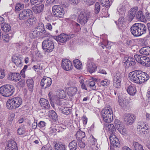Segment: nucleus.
I'll list each match as a JSON object with an SVG mask.
<instances>
[{
    "mask_svg": "<svg viewBox=\"0 0 150 150\" xmlns=\"http://www.w3.org/2000/svg\"><path fill=\"white\" fill-rule=\"evenodd\" d=\"M8 79L10 81H17L21 79V76L18 73H10L8 77Z\"/></svg>",
    "mask_w": 150,
    "mask_h": 150,
    "instance_id": "4be33fe9",
    "label": "nucleus"
},
{
    "mask_svg": "<svg viewBox=\"0 0 150 150\" xmlns=\"http://www.w3.org/2000/svg\"><path fill=\"white\" fill-rule=\"evenodd\" d=\"M25 80L23 79H22L20 81L18 82L17 86L21 87H23L25 86Z\"/></svg>",
    "mask_w": 150,
    "mask_h": 150,
    "instance_id": "bf43d9fd",
    "label": "nucleus"
},
{
    "mask_svg": "<svg viewBox=\"0 0 150 150\" xmlns=\"http://www.w3.org/2000/svg\"><path fill=\"white\" fill-rule=\"evenodd\" d=\"M32 11L29 9H26L21 11L19 15V19L25 21L28 18L31 17L33 15Z\"/></svg>",
    "mask_w": 150,
    "mask_h": 150,
    "instance_id": "423d86ee",
    "label": "nucleus"
},
{
    "mask_svg": "<svg viewBox=\"0 0 150 150\" xmlns=\"http://www.w3.org/2000/svg\"><path fill=\"white\" fill-rule=\"evenodd\" d=\"M20 48H22L23 52H25L28 49L27 45L24 42H19L17 45Z\"/></svg>",
    "mask_w": 150,
    "mask_h": 150,
    "instance_id": "49530a36",
    "label": "nucleus"
},
{
    "mask_svg": "<svg viewBox=\"0 0 150 150\" xmlns=\"http://www.w3.org/2000/svg\"><path fill=\"white\" fill-rule=\"evenodd\" d=\"M101 115L103 120L107 123L111 122L113 120V112L110 107L105 108L102 110Z\"/></svg>",
    "mask_w": 150,
    "mask_h": 150,
    "instance_id": "20e7f679",
    "label": "nucleus"
},
{
    "mask_svg": "<svg viewBox=\"0 0 150 150\" xmlns=\"http://www.w3.org/2000/svg\"><path fill=\"white\" fill-rule=\"evenodd\" d=\"M52 13L54 16L62 18L64 15V11L62 6L60 5H54L52 8Z\"/></svg>",
    "mask_w": 150,
    "mask_h": 150,
    "instance_id": "0eeeda50",
    "label": "nucleus"
},
{
    "mask_svg": "<svg viewBox=\"0 0 150 150\" xmlns=\"http://www.w3.org/2000/svg\"><path fill=\"white\" fill-rule=\"evenodd\" d=\"M49 35V33L45 30L43 24L40 22L38 23L36 27L32 30L29 36L30 38L33 39L39 37H47Z\"/></svg>",
    "mask_w": 150,
    "mask_h": 150,
    "instance_id": "f257e3e1",
    "label": "nucleus"
},
{
    "mask_svg": "<svg viewBox=\"0 0 150 150\" xmlns=\"http://www.w3.org/2000/svg\"><path fill=\"white\" fill-rule=\"evenodd\" d=\"M91 144L92 146H96L97 145V139H95L94 137L92 135L90 137Z\"/></svg>",
    "mask_w": 150,
    "mask_h": 150,
    "instance_id": "603ef678",
    "label": "nucleus"
},
{
    "mask_svg": "<svg viewBox=\"0 0 150 150\" xmlns=\"http://www.w3.org/2000/svg\"><path fill=\"white\" fill-rule=\"evenodd\" d=\"M127 91L130 95L132 96L134 95L137 92L136 88L134 86H129L127 89Z\"/></svg>",
    "mask_w": 150,
    "mask_h": 150,
    "instance_id": "473e14b6",
    "label": "nucleus"
},
{
    "mask_svg": "<svg viewBox=\"0 0 150 150\" xmlns=\"http://www.w3.org/2000/svg\"><path fill=\"white\" fill-rule=\"evenodd\" d=\"M124 120L127 125H130L132 124L135 121L134 116L131 114H125L124 116Z\"/></svg>",
    "mask_w": 150,
    "mask_h": 150,
    "instance_id": "6ab92c4d",
    "label": "nucleus"
},
{
    "mask_svg": "<svg viewBox=\"0 0 150 150\" xmlns=\"http://www.w3.org/2000/svg\"><path fill=\"white\" fill-rule=\"evenodd\" d=\"M118 102L120 105L122 107H124L126 106L127 104V101L125 98H119Z\"/></svg>",
    "mask_w": 150,
    "mask_h": 150,
    "instance_id": "c03bdc74",
    "label": "nucleus"
},
{
    "mask_svg": "<svg viewBox=\"0 0 150 150\" xmlns=\"http://www.w3.org/2000/svg\"><path fill=\"white\" fill-rule=\"evenodd\" d=\"M57 94L58 96V97L60 99L64 98L66 95V93L65 91L61 89L58 91Z\"/></svg>",
    "mask_w": 150,
    "mask_h": 150,
    "instance_id": "de8ad7c7",
    "label": "nucleus"
},
{
    "mask_svg": "<svg viewBox=\"0 0 150 150\" xmlns=\"http://www.w3.org/2000/svg\"><path fill=\"white\" fill-rule=\"evenodd\" d=\"M15 88L14 86L9 84L4 85L0 88V93L3 96L9 97L14 92Z\"/></svg>",
    "mask_w": 150,
    "mask_h": 150,
    "instance_id": "39448f33",
    "label": "nucleus"
},
{
    "mask_svg": "<svg viewBox=\"0 0 150 150\" xmlns=\"http://www.w3.org/2000/svg\"><path fill=\"white\" fill-rule=\"evenodd\" d=\"M46 125L45 122L43 121H40L38 125V126L40 128L44 127Z\"/></svg>",
    "mask_w": 150,
    "mask_h": 150,
    "instance_id": "338daca9",
    "label": "nucleus"
},
{
    "mask_svg": "<svg viewBox=\"0 0 150 150\" xmlns=\"http://www.w3.org/2000/svg\"><path fill=\"white\" fill-rule=\"evenodd\" d=\"M127 6L125 4H121L117 8V12L119 14L124 15L126 11Z\"/></svg>",
    "mask_w": 150,
    "mask_h": 150,
    "instance_id": "cd10ccee",
    "label": "nucleus"
},
{
    "mask_svg": "<svg viewBox=\"0 0 150 150\" xmlns=\"http://www.w3.org/2000/svg\"><path fill=\"white\" fill-rule=\"evenodd\" d=\"M61 65L63 69L66 71H69L73 68L71 62L67 59L62 60Z\"/></svg>",
    "mask_w": 150,
    "mask_h": 150,
    "instance_id": "a211bd4d",
    "label": "nucleus"
},
{
    "mask_svg": "<svg viewBox=\"0 0 150 150\" xmlns=\"http://www.w3.org/2000/svg\"><path fill=\"white\" fill-rule=\"evenodd\" d=\"M140 53L145 55H150V47L146 46L142 47L139 50Z\"/></svg>",
    "mask_w": 150,
    "mask_h": 150,
    "instance_id": "2f4dec72",
    "label": "nucleus"
},
{
    "mask_svg": "<svg viewBox=\"0 0 150 150\" xmlns=\"http://www.w3.org/2000/svg\"><path fill=\"white\" fill-rule=\"evenodd\" d=\"M144 58V60L142 62V64L143 66H145L146 67H148L150 66V58L148 57L144 56L143 57Z\"/></svg>",
    "mask_w": 150,
    "mask_h": 150,
    "instance_id": "58836bf2",
    "label": "nucleus"
},
{
    "mask_svg": "<svg viewBox=\"0 0 150 150\" xmlns=\"http://www.w3.org/2000/svg\"><path fill=\"white\" fill-rule=\"evenodd\" d=\"M115 125L117 130L122 134L125 135L127 133V131L125 128L124 125L119 120L115 119Z\"/></svg>",
    "mask_w": 150,
    "mask_h": 150,
    "instance_id": "9b49d317",
    "label": "nucleus"
},
{
    "mask_svg": "<svg viewBox=\"0 0 150 150\" xmlns=\"http://www.w3.org/2000/svg\"><path fill=\"white\" fill-rule=\"evenodd\" d=\"M43 0H30L31 4L34 5H37L40 4Z\"/></svg>",
    "mask_w": 150,
    "mask_h": 150,
    "instance_id": "5fc2aeb1",
    "label": "nucleus"
},
{
    "mask_svg": "<svg viewBox=\"0 0 150 150\" xmlns=\"http://www.w3.org/2000/svg\"><path fill=\"white\" fill-rule=\"evenodd\" d=\"M139 70H136L130 72L129 78L130 80L134 83L139 84Z\"/></svg>",
    "mask_w": 150,
    "mask_h": 150,
    "instance_id": "4468645a",
    "label": "nucleus"
},
{
    "mask_svg": "<svg viewBox=\"0 0 150 150\" xmlns=\"http://www.w3.org/2000/svg\"><path fill=\"white\" fill-rule=\"evenodd\" d=\"M73 25L76 32H79L81 30V28L79 25L75 22H73Z\"/></svg>",
    "mask_w": 150,
    "mask_h": 150,
    "instance_id": "3c124183",
    "label": "nucleus"
},
{
    "mask_svg": "<svg viewBox=\"0 0 150 150\" xmlns=\"http://www.w3.org/2000/svg\"><path fill=\"white\" fill-rule=\"evenodd\" d=\"M16 143L14 140H11L7 142L5 150H16Z\"/></svg>",
    "mask_w": 150,
    "mask_h": 150,
    "instance_id": "b1692460",
    "label": "nucleus"
},
{
    "mask_svg": "<svg viewBox=\"0 0 150 150\" xmlns=\"http://www.w3.org/2000/svg\"><path fill=\"white\" fill-rule=\"evenodd\" d=\"M24 5L23 4L20 3H18L16 4L15 6V11H18L24 8Z\"/></svg>",
    "mask_w": 150,
    "mask_h": 150,
    "instance_id": "4d7b16f0",
    "label": "nucleus"
},
{
    "mask_svg": "<svg viewBox=\"0 0 150 150\" xmlns=\"http://www.w3.org/2000/svg\"><path fill=\"white\" fill-rule=\"evenodd\" d=\"M138 10V8L135 7L132 8L129 13V20L132 21L134 17L136 16V13Z\"/></svg>",
    "mask_w": 150,
    "mask_h": 150,
    "instance_id": "7c9ffc66",
    "label": "nucleus"
},
{
    "mask_svg": "<svg viewBox=\"0 0 150 150\" xmlns=\"http://www.w3.org/2000/svg\"><path fill=\"white\" fill-rule=\"evenodd\" d=\"M26 83L29 91L32 92L33 91L34 81L32 78L26 80Z\"/></svg>",
    "mask_w": 150,
    "mask_h": 150,
    "instance_id": "c756f323",
    "label": "nucleus"
},
{
    "mask_svg": "<svg viewBox=\"0 0 150 150\" xmlns=\"http://www.w3.org/2000/svg\"><path fill=\"white\" fill-rule=\"evenodd\" d=\"M130 29L131 33L134 36L138 37L146 33V28L144 24L136 23L132 26Z\"/></svg>",
    "mask_w": 150,
    "mask_h": 150,
    "instance_id": "f03ea898",
    "label": "nucleus"
},
{
    "mask_svg": "<svg viewBox=\"0 0 150 150\" xmlns=\"http://www.w3.org/2000/svg\"><path fill=\"white\" fill-rule=\"evenodd\" d=\"M48 115L54 120H56L57 118V116L56 113L53 110L48 111Z\"/></svg>",
    "mask_w": 150,
    "mask_h": 150,
    "instance_id": "e433bc0d",
    "label": "nucleus"
},
{
    "mask_svg": "<svg viewBox=\"0 0 150 150\" xmlns=\"http://www.w3.org/2000/svg\"><path fill=\"white\" fill-rule=\"evenodd\" d=\"M79 140L78 145L81 148H84L85 146V143L82 140Z\"/></svg>",
    "mask_w": 150,
    "mask_h": 150,
    "instance_id": "e2e57ef3",
    "label": "nucleus"
},
{
    "mask_svg": "<svg viewBox=\"0 0 150 150\" xmlns=\"http://www.w3.org/2000/svg\"><path fill=\"white\" fill-rule=\"evenodd\" d=\"M68 95L70 96L75 95L77 91V88L76 87H71L66 90Z\"/></svg>",
    "mask_w": 150,
    "mask_h": 150,
    "instance_id": "bb28decb",
    "label": "nucleus"
},
{
    "mask_svg": "<svg viewBox=\"0 0 150 150\" xmlns=\"http://www.w3.org/2000/svg\"><path fill=\"white\" fill-rule=\"evenodd\" d=\"M100 1L102 4H103V6H107L108 5L109 3L110 0H98Z\"/></svg>",
    "mask_w": 150,
    "mask_h": 150,
    "instance_id": "0e129e2a",
    "label": "nucleus"
},
{
    "mask_svg": "<svg viewBox=\"0 0 150 150\" xmlns=\"http://www.w3.org/2000/svg\"><path fill=\"white\" fill-rule=\"evenodd\" d=\"M115 134H112L110 135L109 139L111 144L115 147H118L120 146V142L117 137Z\"/></svg>",
    "mask_w": 150,
    "mask_h": 150,
    "instance_id": "f3484780",
    "label": "nucleus"
},
{
    "mask_svg": "<svg viewBox=\"0 0 150 150\" xmlns=\"http://www.w3.org/2000/svg\"><path fill=\"white\" fill-rule=\"evenodd\" d=\"M137 129H140L139 131L144 134H146L149 132L148 125L146 122L143 120L139 121L137 127Z\"/></svg>",
    "mask_w": 150,
    "mask_h": 150,
    "instance_id": "f8f14e48",
    "label": "nucleus"
},
{
    "mask_svg": "<svg viewBox=\"0 0 150 150\" xmlns=\"http://www.w3.org/2000/svg\"><path fill=\"white\" fill-rule=\"evenodd\" d=\"M52 83L51 78L46 76H44L41 79L40 85L42 87H44L45 89L50 86Z\"/></svg>",
    "mask_w": 150,
    "mask_h": 150,
    "instance_id": "dca6fc26",
    "label": "nucleus"
},
{
    "mask_svg": "<svg viewBox=\"0 0 150 150\" xmlns=\"http://www.w3.org/2000/svg\"><path fill=\"white\" fill-rule=\"evenodd\" d=\"M76 136L77 140L82 139L85 136V133L79 129V131H77L76 134Z\"/></svg>",
    "mask_w": 150,
    "mask_h": 150,
    "instance_id": "c9c22d12",
    "label": "nucleus"
},
{
    "mask_svg": "<svg viewBox=\"0 0 150 150\" xmlns=\"http://www.w3.org/2000/svg\"><path fill=\"white\" fill-rule=\"evenodd\" d=\"M4 70L2 69H0V79L3 78L5 76Z\"/></svg>",
    "mask_w": 150,
    "mask_h": 150,
    "instance_id": "69168bd1",
    "label": "nucleus"
},
{
    "mask_svg": "<svg viewBox=\"0 0 150 150\" xmlns=\"http://www.w3.org/2000/svg\"><path fill=\"white\" fill-rule=\"evenodd\" d=\"M95 82L93 81H91L88 83V86L93 90L96 89Z\"/></svg>",
    "mask_w": 150,
    "mask_h": 150,
    "instance_id": "864d4df0",
    "label": "nucleus"
},
{
    "mask_svg": "<svg viewBox=\"0 0 150 150\" xmlns=\"http://www.w3.org/2000/svg\"><path fill=\"white\" fill-rule=\"evenodd\" d=\"M44 8V5L41 4L40 6L33 7L32 9L35 13L39 14L43 11Z\"/></svg>",
    "mask_w": 150,
    "mask_h": 150,
    "instance_id": "c85d7f7f",
    "label": "nucleus"
},
{
    "mask_svg": "<svg viewBox=\"0 0 150 150\" xmlns=\"http://www.w3.org/2000/svg\"><path fill=\"white\" fill-rule=\"evenodd\" d=\"M123 62L126 65L127 67L134 66L136 64L134 59L127 57L124 58Z\"/></svg>",
    "mask_w": 150,
    "mask_h": 150,
    "instance_id": "412c9836",
    "label": "nucleus"
},
{
    "mask_svg": "<svg viewBox=\"0 0 150 150\" xmlns=\"http://www.w3.org/2000/svg\"><path fill=\"white\" fill-rule=\"evenodd\" d=\"M88 59L87 64V70L90 73L94 72L96 70L97 66L93 62V59L92 58H88Z\"/></svg>",
    "mask_w": 150,
    "mask_h": 150,
    "instance_id": "ddd939ff",
    "label": "nucleus"
},
{
    "mask_svg": "<svg viewBox=\"0 0 150 150\" xmlns=\"http://www.w3.org/2000/svg\"><path fill=\"white\" fill-rule=\"evenodd\" d=\"M73 63L74 66L76 69H80L82 67V64L79 60L75 59L73 60Z\"/></svg>",
    "mask_w": 150,
    "mask_h": 150,
    "instance_id": "79ce46f5",
    "label": "nucleus"
},
{
    "mask_svg": "<svg viewBox=\"0 0 150 150\" xmlns=\"http://www.w3.org/2000/svg\"><path fill=\"white\" fill-rule=\"evenodd\" d=\"M136 18L138 20L143 21L145 19V17L142 13V12L141 11H139L136 15Z\"/></svg>",
    "mask_w": 150,
    "mask_h": 150,
    "instance_id": "a18cd8bd",
    "label": "nucleus"
},
{
    "mask_svg": "<svg viewBox=\"0 0 150 150\" xmlns=\"http://www.w3.org/2000/svg\"><path fill=\"white\" fill-rule=\"evenodd\" d=\"M100 84L103 86H107L109 84V81L107 79H105L101 81Z\"/></svg>",
    "mask_w": 150,
    "mask_h": 150,
    "instance_id": "680f3d73",
    "label": "nucleus"
},
{
    "mask_svg": "<svg viewBox=\"0 0 150 150\" xmlns=\"http://www.w3.org/2000/svg\"><path fill=\"white\" fill-rule=\"evenodd\" d=\"M59 130L57 129L56 127H51L49 129V134H52L53 133L59 132Z\"/></svg>",
    "mask_w": 150,
    "mask_h": 150,
    "instance_id": "052dcab7",
    "label": "nucleus"
},
{
    "mask_svg": "<svg viewBox=\"0 0 150 150\" xmlns=\"http://www.w3.org/2000/svg\"><path fill=\"white\" fill-rule=\"evenodd\" d=\"M26 129L24 126H21L19 128L17 131L18 134L23 136L26 135Z\"/></svg>",
    "mask_w": 150,
    "mask_h": 150,
    "instance_id": "4c0bfd02",
    "label": "nucleus"
},
{
    "mask_svg": "<svg viewBox=\"0 0 150 150\" xmlns=\"http://www.w3.org/2000/svg\"><path fill=\"white\" fill-rule=\"evenodd\" d=\"M122 74L119 71L113 73V85L116 88H119L120 86L121 81Z\"/></svg>",
    "mask_w": 150,
    "mask_h": 150,
    "instance_id": "1a4fd4ad",
    "label": "nucleus"
},
{
    "mask_svg": "<svg viewBox=\"0 0 150 150\" xmlns=\"http://www.w3.org/2000/svg\"><path fill=\"white\" fill-rule=\"evenodd\" d=\"M55 150H65V146L64 145L56 143L54 145Z\"/></svg>",
    "mask_w": 150,
    "mask_h": 150,
    "instance_id": "37998d69",
    "label": "nucleus"
},
{
    "mask_svg": "<svg viewBox=\"0 0 150 150\" xmlns=\"http://www.w3.org/2000/svg\"><path fill=\"white\" fill-rule=\"evenodd\" d=\"M139 84L142 83L149 79V76L146 73L140 70H139Z\"/></svg>",
    "mask_w": 150,
    "mask_h": 150,
    "instance_id": "aec40b11",
    "label": "nucleus"
},
{
    "mask_svg": "<svg viewBox=\"0 0 150 150\" xmlns=\"http://www.w3.org/2000/svg\"><path fill=\"white\" fill-rule=\"evenodd\" d=\"M22 103V100L19 97L13 98L8 100L6 103L7 108L12 110L18 108Z\"/></svg>",
    "mask_w": 150,
    "mask_h": 150,
    "instance_id": "7ed1b4c3",
    "label": "nucleus"
},
{
    "mask_svg": "<svg viewBox=\"0 0 150 150\" xmlns=\"http://www.w3.org/2000/svg\"><path fill=\"white\" fill-rule=\"evenodd\" d=\"M11 38L12 37L8 34H4L2 36L3 39L5 42H8Z\"/></svg>",
    "mask_w": 150,
    "mask_h": 150,
    "instance_id": "6e6d98bb",
    "label": "nucleus"
},
{
    "mask_svg": "<svg viewBox=\"0 0 150 150\" xmlns=\"http://www.w3.org/2000/svg\"><path fill=\"white\" fill-rule=\"evenodd\" d=\"M43 50L47 52H51L54 48L53 42L50 40H44L42 43Z\"/></svg>",
    "mask_w": 150,
    "mask_h": 150,
    "instance_id": "6e6552de",
    "label": "nucleus"
},
{
    "mask_svg": "<svg viewBox=\"0 0 150 150\" xmlns=\"http://www.w3.org/2000/svg\"><path fill=\"white\" fill-rule=\"evenodd\" d=\"M73 35H68L61 34L58 36L54 37V38L59 42L64 43L73 37Z\"/></svg>",
    "mask_w": 150,
    "mask_h": 150,
    "instance_id": "9d476101",
    "label": "nucleus"
},
{
    "mask_svg": "<svg viewBox=\"0 0 150 150\" xmlns=\"http://www.w3.org/2000/svg\"><path fill=\"white\" fill-rule=\"evenodd\" d=\"M41 150H54L52 146L50 144H47L43 146L41 149Z\"/></svg>",
    "mask_w": 150,
    "mask_h": 150,
    "instance_id": "13d9d810",
    "label": "nucleus"
},
{
    "mask_svg": "<svg viewBox=\"0 0 150 150\" xmlns=\"http://www.w3.org/2000/svg\"><path fill=\"white\" fill-rule=\"evenodd\" d=\"M132 146L134 150H144L142 146L135 141L133 142Z\"/></svg>",
    "mask_w": 150,
    "mask_h": 150,
    "instance_id": "72a5a7b5",
    "label": "nucleus"
},
{
    "mask_svg": "<svg viewBox=\"0 0 150 150\" xmlns=\"http://www.w3.org/2000/svg\"><path fill=\"white\" fill-rule=\"evenodd\" d=\"M31 19L32 18L31 17H30V18H28V19H27L26 20L27 21L25 22V23L27 26L33 24V22L31 21Z\"/></svg>",
    "mask_w": 150,
    "mask_h": 150,
    "instance_id": "774afa93",
    "label": "nucleus"
},
{
    "mask_svg": "<svg viewBox=\"0 0 150 150\" xmlns=\"http://www.w3.org/2000/svg\"><path fill=\"white\" fill-rule=\"evenodd\" d=\"M88 18V15L84 11H82L80 13V14L79 15L77 21L82 25H83L87 22Z\"/></svg>",
    "mask_w": 150,
    "mask_h": 150,
    "instance_id": "2eb2a0df",
    "label": "nucleus"
},
{
    "mask_svg": "<svg viewBox=\"0 0 150 150\" xmlns=\"http://www.w3.org/2000/svg\"><path fill=\"white\" fill-rule=\"evenodd\" d=\"M59 108L62 112L66 115H68L71 113V110L68 108H64L60 106L59 107Z\"/></svg>",
    "mask_w": 150,
    "mask_h": 150,
    "instance_id": "f704fd0d",
    "label": "nucleus"
},
{
    "mask_svg": "<svg viewBox=\"0 0 150 150\" xmlns=\"http://www.w3.org/2000/svg\"><path fill=\"white\" fill-rule=\"evenodd\" d=\"M70 150H76L77 148L76 141L73 140L71 142L69 145Z\"/></svg>",
    "mask_w": 150,
    "mask_h": 150,
    "instance_id": "a19ab883",
    "label": "nucleus"
},
{
    "mask_svg": "<svg viewBox=\"0 0 150 150\" xmlns=\"http://www.w3.org/2000/svg\"><path fill=\"white\" fill-rule=\"evenodd\" d=\"M2 30L4 32H7L11 30V28L10 25L8 23H4L1 26Z\"/></svg>",
    "mask_w": 150,
    "mask_h": 150,
    "instance_id": "ea45409f",
    "label": "nucleus"
},
{
    "mask_svg": "<svg viewBox=\"0 0 150 150\" xmlns=\"http://www.w3.org/2000/svg\"><path fill=\"white\" fill-rule=\"evenodd\" d=\"M105 128L106 130L108 131L110 134H115L116 129L114 125L112 124H106L105 125Z\"/></svg>",
    "mask_w": 150,
    "mask_h": 150,
    "instance_id": "393cba45",
    "label": "nucleus"
},
{
    "mask_svg": "<svg viewBox=\"0 0 150 150\" xmlns=\"http://www.w3.org/2000/svg\"><path fill=\"white\" fill-rule=\"evenodd\" d=\"M41 106L45 109H49L50 107L48 100L43 98H41L40 101Z\"/></svg>",
    "mask_w": 150,
    "mask_h": 150,
    "instance_id": "a878e982",
    "label": "nucleus"
},
{
    "mask_svg": "<svg viewBox=\"0 0 150 150\" xmlns=\"http://www.w3.org/2000/svg\"><path fill=\"white\" fill-rule=\"evenodd\" d=\"M144 56L138 54H135L134 55V57L136 61L141 64H142V62L143 61V60L144 59L143 57H144Z\"/></svg>",
    "mask_w": 150,
    "mask_h": 150,
    "instance_id": "09e8293b",
    "label": "nucleus"
},
{
    "mask_svg": "<svg viewBox=\"0 0 150 150\" xmlns=\"http://www.w3.org/2000/svg\"><path fill=\"white\" fill-rule=\"evenodd\" d=\"M117 25L120 31L123 32L126 29L125 24L124 21V18L123 17H121L118 19Z\"/></svg>",
    "mask_w": 150,
    "mask_h": 150,
    "instance_id": "5701e85b",
    "label": "nucleus"
},
{
    "mask_svg": "<svg viewBox=\"0 0 150 150\" xmlns=\"http://www.w3.org/2000/svg\"><path fill=\"white\" fill-rule=\"evenodd\" d=\"M100 8V6L98 2H96L94 6V12L96 14H97L99 12Z\"/></svg>",
    "mask_w": 150,
    "mask_h": 150,
    "instance_id": "8fccbe9b",
    "label": "nucleus"
}]
</instances>
